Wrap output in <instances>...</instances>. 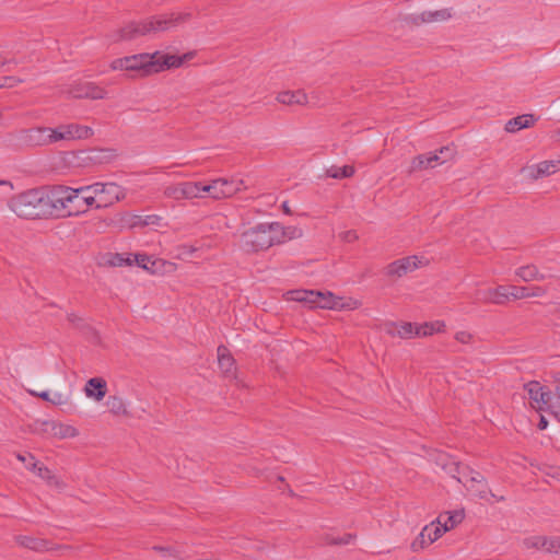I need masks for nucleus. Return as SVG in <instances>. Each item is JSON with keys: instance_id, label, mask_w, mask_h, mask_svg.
Instances as JSON below:
<instances>
[{"instance_id": "412c9836", "label": "nucleus", "mask_w": 560, "mask_h": 560, "mask_svg": "<svg viewBox=\"0 0 560 560\" xmlns=\"http://www.w3.org/2000/svg\"><path fill=\"white\" fill-rule=\"evenodd\" d=\"M217 353H218V364H219L221 372L226 377H234L235 372H236V364H235V360L232 357L230 350L225 346L221 345L218 347Z\"/></svg>"}, {"instance_id": "473e14b6", "label": "nucleus", "mask_w": 560, "mask_h": 560, "mask_svg": "<svg viewBox=\"0 0 560 560\" xmlns=\"http://www.w3.org/2000/svg\"><path fill=\"white\" fill-rule=\"evenodd\" d=\"M163 195H164V197H166L168 199H172V200H175V201L185 200L184 199L182 182L180 183H176V184L167 185L163 189Z\"/></svg>"}, {"instance_id": "13d9d810", "label": "nucleus", "mask_w": 560, "mask_h": 560, "mask_svg": "<svg viewBox=\"0 0 560 560\" xmlns=\"http://www.w3.org/2000/svg\"><path fill=\"white\" fill-rule=\"evenodd\" d=\"M141 221H142V217L141 215H132L130 218L129 225H130V228L141 226Z\"/></svg>"}, {"instance_id": "a211bd4d", "label": "nucleus", "mask_w": 560, "mask_h": 560, "mask_svg": "<svg viewBox=\"0 0 560 560\" xmlns=\"http://www.w3.org/2000/svg\"><path fill=\"white\" fill-rule=\"evenodd\" d=\"M477 301L485 304L503 305L509 302V287L498 285L477 292Z\"/></svg>"}, {"instance_id": "cd10ccee", "label": "nucleus", "mask_w": 560, "mask_h": 560, "mask_svg": "<svg viewBox=\"0 0 560 560\" xmlns=\"http://www.w3.org/2000/svg\"><path fill=\"white\" fill-rule=\"evenodd\" d=\"M71 194V203H70V213L69 217H74L84 213L83 211V201H82V195L84 192H90L89 186H81L79 188H72Z\"/></svg>"}, {"instance_id": "1a4fd4ad", "label": "nucleus", "mask_w": 560, "mask_h": 560, "mask_svg": "<svg viewBox=\"0 0 560 560\" xmlns=\"http://www.w3.org/2000/svg\"><path fill=\"white\" fill-rule=\"evenodd\" d=\"M291 300L303 302L311 307L334 310L341 306L340 299L335 296L331 292L295 290L291 291Z\"/></svg>"}, {"instance_id": "f8f14e48", "label": "nucleus", "mask_w": 560, "mask_h": 560, "mask_svg": "<svg viewBox=\"0 0 560 560\" xmlns=\"http://www.w3.org/2000/svg\"><path fill=\"white\" fill-rule=\"evenodd\" d=\"M525 389L536 410H551L552 394L547 387L537 381H532L525 384Z\"/></svg>"}, {"instance_id": "393cba45", "label": "nucleus", "mask_w": 560, "mask_h": 560, "mask_svg": "<svg viewBox=\"0 0 560 560\" xmlns=\"http://www.w3.org/2000/svg\"><path fill=\"white\" fill-rule=\"evenodd\" d=\"M108 411L116 417H130L126 400L118 395H110L106 400Z\"/></svg>"}, {"instance_id": "b1692460", "label": "nucleus", "mask_w": 560, "mask_h": 560, "mask_svg": "<svg viewBox=\"0 0 560 560\" xmlns=\"http://www.w3.org/2000/svg\"><path fill=\"white\" fill-rule=\"evenodd\" d=\"M464 520V513L462 511L447 512L445 515H440L435 522L440 526L441 532L444 534L455 526H457Z\"/></svg>"}, {"instance_id": "f704fd0d", "label": "nucleus", "mask_w": 560, "mask_h": 560, "mask_svg": "<svg viewBox=\"0 0 560 560\" xmlns=\"http://www.w3.org/2000/svg\"><path fill=\"white\" fill-rule=\"evenodd\" d=\"M427 154H419L415 156L410 162L409 173L431 168L429 162H427Z\"/></svg>"}, {"instance_id": "2f4dec72", "label": "nucleus", "mask_w": 560, "mask_h": 560, "mask_svg": "<svg viewBox=\"0 0 560 560\" xmlns=\"http://www.w3.org/2000/svg\"><path fill=\"white\" fill-rule=\"evenodd\" d=\"M278 226L280 228L279 235H277V238H279L278 244H282L288 240H293L302 235V231L295 226H283L280 223H278Z\"/></svg>"}, {"instance_id": "f03ea898", "label": "nucleus", "mask_w": 560, "mask_h": 560, "mask_svg": "<svg viewBox=\"0 0 560 560\" xmlns=\"http://www.w3.org/2000/svg\"><path fill=\"white\" fill-rule=\"evenodd\" d=\"M190 19L189 13H172L170 16H154L142 22H130L107 35L110 44L132 40L152 33L168 31Z\"/></svg>"}, {"instance_id": "dca6fc26", "label": "nucleus", "mask_w": 560, "mask_h": 560, "mask_svg": "<svg viewBox=\"0 0 560 560\" xmlns=\"http://www.w3.org/2000/svg\"><path fill=\"white\" fill-rule=\"evenodd\" d=\"M69 94L74 98L102 100L106 96V91L92 82H79L71 86Z\"/></svg>"}, {"instance_id": "680f3d73", "label": "nucleus", "mask_w": 560, "mask_h": 560, "mask_svg": "<svg viewBox=\"0 0 560 560\" xmlns=\"http://www.w3.org/2000/svg\"><path fill=\"white\" fill-rule=\"evenodd\" d=\"M281 208H282V210H283V212H284L285 214H291V209H290V207H289L288 201H284V202L282 203Z\"/></svg>"}, {"instance_id": "6e6552de", "label": "nucleus", "mask_w": 560, "mask_h": 560, "mask_svg": "<svg viewBox=\"0 0 560 560\" xmlns=\"http://www.w3.org/2000/svg\"><path fill=\"white\" fill-rule=\"evenodd\" d=\"M90 192L97 196V208L110 207L127 197V190L122 186L114 183H93L88 185Z\"/></svg>"}, {"instance_id": "49530a36", "label": "nucleus", "mask_w": 560, "mask_h": 560, "mask_svg": "<svg viewBox=\"0 0 560 560\" xmlns=\"http://www.w3.org/2000/svg\"><path fill=\"white\" fill-rule=\"evenodd\" d=\"M162 218L158 214L142 217L141 226L159 225Z\"/></svg>"}, {"instance_id": "79ce46f5", "label": "nucleus", "mask_w": 560, "mask_h": 560, "mask_svg": "<svg viewBox=\"0 0 560 560\" xmlns=\"http://www.w3.org/2000/svg\"><path fill=\"white\" fill-rule=\"evenodd\" d=\"M213 187H214V179L211 180L207 185H203L201 182H198L199 194H201L203 196H205V194H208L209 197L217 199V192L214 191Z\"/></svg>"}, {"instance_id": "e2e57ef3", "label": "nucleus", "mask_w": 560, "mask_h": 560, "mask_svg": "<svg viewBox=\"0 0 560 560\" xmlns=\"http://www.w3.org/2000/svg\"><path fill=\"white\" fill-rule=\"evenodd\" d=\"M10 62V60H8L5 58V56L0 51V67H3L5 65H8Z\"/></svg>"}, {"instance_id": "e433bc0d", "label": "nucleus", "mask_w": 560, "mask_h": 560, "mask_svg": "<svg viewBox=\"0 0 560 560\" xmlns=\"http://www.w3.org/2000/svg\"><path fill=\"white\" fill-rule=\"evenodd\" d=\"M509 300H523L528 299V287L508 285Z\"/></svg>"}, {"instance_id": "4c0bfd02", "label": "nucleus", "mask_w": 560, "mask_h": 560, "mask_svg": "<svg viewBox=\"0 0 560 560\" xmlns=\"http://www.w3.org/2000/svg\"><path fill=\"white\" fill-rule=\"evenodd\" d=\"M450 149L447 147H443L440 149V151L436 153H428L427 154V162H429L431 167H434L436 164H442L446 162V158H443L442 155L445 153H448Z\"/></svg>"}, {"instance_id": "774afa93", "label": "nucleus", "mask_w": 560, "mask_h": 560, "mask_svg": "<svg viewBox=\"0 0 560 560\" xmlns=\"http://www.w3.org/2000/svg\"><path fill=\"white\" fill-rule=\"evenodd\" d=\"M153 549L158 550V551H161V552H168V549L164 548V547H154Z\"/></svg>"}, {"instance_id": "6ab92c4d", "label": "nucleus", "mask_w": 560, "mask_h": 560, "mask_svg": "<svg viewBox=\"0 0 560 560\" xmlns=\"http://www.w3.org/2000/svg\"><path fill=\"white\" fill-rule=\"evenodd\" d=\"M213 189L217 192V199H223L244 190L245 186L242 179L217 178Z\"/></svg>"}, {"instance_id": "bb28decb", "label": "nucleus", "mask_w": 560, "mask_h": 560, "mask_svg": "<svg viewBox=\"0 0 560 560\" xmlns=\"http://www.w3.org/2000/svg\"><path fill=\"white\" fill-rule=\"evenodd\" d=\"M535 121H536V118L532 114L520 115V116H516V117L510 119L505 124V130L508 132H516L524 128L532 127L535 124Z\"/></svg>"}, {"instance_id": "0eeeda50", "label": "nucleus", "mask_w": 560, "mask_h": 560, "mask_svg": "<svg viewBox=\"0 0 560 560\" xmlns=\"http://www.w3.org/2000/svg\"><path fill=\"white\" fill-rule=\"evenodd\" d=\"M72 187L57 185L45 189L48 218H68Z\"/></svg>"}, {"instance_id": "f3484780", "label": "nucleus", "mask_w": 560, "mask_h": 560, "mask_svg": "<svg viewBox=\"0 0 560 560\" xmlns=\"http://www.w3.org/2000/svg\"><path fill=\"white\" fill-rule=\"evenodd\" d=\"M42 431L52 438H57L60 440L63 439H73L79 435V430L71 425L61 422H57L54 420L44 421L42 424Z\"/></svg>"}, {"instance_id": "39448f33", "label": "nucleus", "mask_w": 560, "mask_h": 560, "mask_svg": "<svg viewBox=\"0 0 560 560\" xmlns=\"http://www.w3.org/2000/svg\"><path fill=\"white\" fill-rule=\"evenodd\" d=\"M5 143L16 151L49 145L51 144L49 127L36 126L9 132L5 136Z\"/></svg>"}, {"instance_id": "2eb2a0df", "label": "nucleus", "mask_w": 560, "mask_h": 560, "mask_svg": "<svg viewBox=\"0 0 560 560\" xmlns=\"http://www.w3.org/2000/svg\"><path fill=\"white\" fill-rule=\"evenodd\" d=\"M442 535L443 533L440 526H438L435 522H432L422 528L420 534L411 542L410 548L415 552L422 550L438 540Z\"/></svg>"}, {"instance_id": "aec40b11", "label": "nucleus", "mask_w": 560, "mask_h": 560, "mask_svg": "<svg viewBox=\"0 0 560 560\" xmlns=\"http://www.w3.org/2000/svg\"><path fill=\"white\" fill-rule=\"evenodd\" d=\"M84 394L88 398L101 401L107 394V383L103 377H92L84 386Z\"/></svg>"}, {"instance_id": "4468645a", "label": "nucleus", "mask_w": 560, "mask_h": 560, "mask_svg": "<svg viewBox=\"0 0 560 560\" xmlns=\"http://www.w3.org/2000/svg\"><path fill=\"white\" fill-rule=\"evenodd\" d=\"M451 18V9H441L435 11H423L419 14H410L405 19V21L408 24L419 26L427 23L447 21Z\"/></svg>"}, {"instance_id": "4d7b16f0", "label": "nucleus", "mask_w": 560, "mask_h": 560, "mask_svg": "<svg viewBox=\"0 0 560 560\" xmlns=\"http://www.w3.org/2000/svg\"><path fill=\"white\" fill-rule=\"evenodd\" d=\"M179 250H180V254L182 255H191L194 254L197 249L194 247V246H190V245H182L179 247Z\"/></svg>"}, {"instance_id": "de8ad7c7", "label": "nucleus", "mask_w": 560, "mask_h": 560, "mask_svg": "<svg viewBox=\"0 0 560 560\" xmlns=\"http://www.w3.org/2000/svg\"><path fill=\"white\" fill-rule=\"evenodd\" d=\"M69 398L68 396L61 394V393H54L50 397V404L55 406H62L68 402Z\"/></svg>"}, {"instance_id": "a19ab883", "label": "nucleus", "mask_w": 560, "mask_h": 560, "mask_svg": "<svg viewBox=\"0 0 560 560\" xmlns=\"http://www.w3.org/2000/svg\"><path fill=\"white\" fill-rule=\"evenodd\" d=\"M82 201H83V211L84 213L92 207L95 209L97 208V196L92 192H84L82 195Z\"/></svg>"}, {"instance_id": "7c9ffc66", "label": "nucleus", "mask_w": 560, "mask_h": 560, "mask_svg": "<svg viewBox=\"0 0 560 560\" xmlns=\"http://www.w3.org/2000/svg\"><path fill=\"white\" fill-rule=\"evenodd\" d=\"M394 326L396 328V331L392 332V334L398 336L399 338L409 339V338L417 337V335H416L417 324L400 323V324H394Z\"/></svg>"}, {"instance_id": "09e8293b", "label": "nucleus", "mask_w": 560, "mask_h": 560, "mask_svg": "<svg viewBox=\"0 0 560 560\" xmlns=\"http://www.w3.org/2000/svg\"><path fill=\"white\" fill-rule=\"evenodd\" d=\"M427 324L430 327L432 334L444 332L446 328V325L443 320L427 322Z\"/></svg>"}, {"instance_id": "423d86ee", "label": "nucleus", "mask_w": 560, "mask_h": 560, "mask_svg": "<svg viewBox=\"0 0 560 560\" xmlns=\"http://www.w3.org/2000/svg\"><path fill=\"white\" fill-rule=\"evenodd\" d=\"M445 468L478 499L488 500L489 497H494V493L488 489L485 477L469 466L453 462Z\"/></svg>"}, {"instance_id": "69168bd1", "label": "nucleus", "mask_w": 560, "mask_h": 560, "mask_svg": "<svg viewBox=\"0 0 560 560\" xmlns=\"http://www.w3.org/2000/svg\"><path fill=\"white\" fill-rule=\"evenodd\" d=\"M122 258L119 255L115 256V260H112L110 262L113 265H121Z\"/></svg>"}, {"instance_id": "603ef678", "label": "nucleus", "mask_w": 560, "mask_h": 560, "mask_svg": "<svg viewBox=\"0 0 560 560\" xmlns=\"http://www.w3.org/2000/svg\"><path fill=\"white\" fill-rule=\"evenodd\" d=\"M52 471L47 466H38L37 476L43 479L44 481H48L50 477L52 476Z\"/></svg>"}, {"instance_id": "c756f323", "label": "nucleus", "mask_w": 560, "mask_h": 560, "mask_svg": "<svg viewBox=\"0 0 560 560\" xmlns=\"http://www.w3.org/2000/svg\"><path fill=\"white\" fill-rule=\"evenodd\" d=\"M355 170L352 165L336 166L332 165L326 170V175L330 178L342 179L352 177Z\"/></svg>"}, {"instance_id": "20e7f679", "label": "nucleus", "mask_w": 560, "mask_h": 560, "mask_svg": "<svg viewBox=\"0 0 560 560\" xmlns=\"http://www.w3.org/2000/svg\"><path fill=\"white\" fill-rule=\"evenodd\" d=\"M279 232L278 222L259 223L241 234L240 247L248 254L267 250L278 244L277 235H279Z\"/></svg>"}, {"instance_id": "f257e3e1", "label": "nucleus", "mask_w": 560, "mask_h": 560, "mask_svg": "<svg viewBox=\"0 0 560 560\" xmlns=\"http://www.w3.org/2000/svg\"><path fill=\"white\" fill-rule=\"evenodd\" d=\"M183 63V58L175 55L142 52L116 58L109 63L113 71H126L132 79L145 78L168 68H176Z\"/></svg>"}, {"instance_id": "338daca9", "label": "nucleus", "mask_w": 560, "mask_h": 560, "mask_svg": "<svg viewBox=\"0 0 560 560\" xmlns=\"http://www.w3.org/2000/svg\"><path fill=\"white\" fill-rule=\"evenodd\" d=\"M556 390L560 397V376L556 380Z\"/></svg>"}, {"instance_id": "c9c22d12", "label": "nucleus", "mask_w": 560, "mask_h": 560, "mask_svg": "<svg viewBox=\"0 0 560 560\" xmlns=\"http://www.w3.org/2000/svg\"><path fill=\"white\" fill-rule=\"evenodd\" d=\"M546 536H532L523 539V546L526 549H544Z\"/></svg>"}, {"instance_id": "bf43d9fd", "label": "nucleus", "mask_w": 560, "mask_h": 560, "mask_svg": "<svg viewBox=\"0 0 560 560\" xmlns=\"http://www.w3.org/2000/svg\"><path fill=\"white\" fill-rule=\"evenodd\" d=\"M28 456H33V455H32V454H30V453H28V454H18V455H16V458H18L20 462L24 463V464H25V467H26V466H27V464L30 463Z\"/></svg>"}, {"instance_id": "4be33fe9", "label": "nucleus", "mask_w": 560, "mask_h": 560, "mask_svg": "<svg viewBox=\"0 0 560 560\" xmlns=\"http://www.w3.org/2000/svg\"><path fill=\"white\" fill-rule=\"evenodd\" d=\"M276 100L288 106L292 105H306L307 104V95L302 90L296 91H282L278 93Z\"/></svg>"}, {"instance_id": "0e129e2a", "label": "nucleus", "mask_w": 560, "mask_h": 560, "mask_svg": "<svg viewBox=\"0 0 560 560\" xmlns=\"http://www.w3.org/2000/svg\"><path fill=\"white\" fill-rule=\"evenodd\" d=\"M0 186H9L11 190L13 189L12 183L5 179H0Z\"/></svg>"}, {"instance_id": "a878e982", "label": "nucleus", "mask_w": 560, "mask_h": 560, "mask_svg": "<svg viewBox=\"0 0 560 560\" xmlns=\"http://www.w3.org/2000/svg\"><path fill=\"white\" fill-rule=\"evenodd\" d=\"M515 275L525 282L542 281L546 276L541 273L538 267L534 264L525 265L515 270Z\"/></svg>"}, {"instance_id": "6e6d98bb", "label": "nucleus", "mask_w": 560, "mask_h": 560, "mask_svg": "<svg viewBox=\"0 0 560 560\" xmlns=\"http://www.w3.org/2000/svg\"><path fill=\"white\" fill-rule=\"evenodd\" d=\"M136 259L140 267H142L144 269H149L148 262H150V260H151L150 257H148L145 255H137Z\"/></svg>"}, {"instance_id": "ea45409f", "label": "nucleus", "mask_w": 560, "mask_h": 560, "mask_svg": "<svg viewBox=\"0 0 560 560\" xmlns=\"http://www.w3.org/2000/svg\"><path fill=\"white\" fill-rule=\"evenodd\" d=\"M545 550L548 552L560 553V536L546 537Z\"/></svg>"}, {"instance_id": "37998d69", "label": "nucleus", "mask_w": 560, "mask_h": 560, "mask_svg": "<svg viewBox=\"0 0 560 560\" xmlns=\"http://www.w3.org/2000/svg\"><path fill=\"white\" fill-rule=\"evenodd\" d=\"M528 299L529 298H544L548 293V288L542 285L528 287Z\"/></svg>"}, {"instance_id": "58836bf2", "label": "nucleus", "mask_w": 560, "mask_h": 560, "mask_svg": "<svg viewBox=\"0 0 560 560\" xmlns=\"http://www.w3.org/2000/svg\"><path fill=\"white\" fill-rule=\"evenodd\" d=\"M23 83V79L14 75L0 78V89H12Z\"/></svg>"}, {"instance_id": "3c124183", "label": "nucleus", "mask_w": 560, "mask_h": 560, "mask_svg": "<svg viewBox=\"0 0 560 560\" xmlns=\"http://www.w3.org/2000/svg\"><path fill=\"white\" fill-rule=\"evenodd\" d=\"M416 335H417V337H429V336H432L433 334H432L430 327L428 326V324L423 323V324L417 325Z\"/></svg>"}, {"instance_id": "5701e85b", "label": "nucleus", "mask_w": 560, "mask_h": 560, "mask_svg": "<svg viewBox=\"0 0 560 560\" xmlns=\"http://www.w3.org/2000/svg\"><path fill=\"white\" fill-rule=\"evenodd\" d=\"M560 161H542L529 167V175L533 179L549 176L559 171Z\"/></svg>"}, {"instance_id": "052dcab7", "label": "nucleus", "mask_w": 560, "mask_h": 560, "mask_svg": "<svg viewBox=\"0 0 560 560\" xmlns=\"http://www.w3.org/2000/svg\"><path fill=\"white\" fill-rule=\"evenodd\" d=\"M547 427H548V421L544 416H541L539 419V422H538V429L545 430Z\"/></svg>"}, {"instance_id": "5fc2aeb1", "label": "nucleus", "mask_w": 560, "mask_h": 560, "mask_svg": "<svg viewBox=\"0 0 560 560\" xmlns=\"http://www.w3.org/2000/svg\"><path fill=\"white\" fill-rule=\"evenodd\" d=\"M28 393L34 397H38L45 401L50 402L51 394L47 390H44V392L28 390Z\"/></svg>"}, {"instance_id": "a18cd8bd", "label": "nucleus", "mask_w": 560, "mask_h": 560, "mask_svg": "<svg viewBox=\"0 0 560 560\" xmlns=\"http://www.w3.org/2000/svg\"><path fill=\"white\" fill-rule=\"evenodd\" d=\"M472 335L469 331L460 330L455 334V339L459 343L468 345L472 341Z\"/></svg>"}, {"instance_id": "c85d7f7f", "label": "nucleus", "mask_w": 560, "mask_h": 560, "mask_svg": "<svg viewBox=\"0 0 560 560\" xmlns=\"http://www.w3.org/2000/svg\"><path fill=\"white\" fill-rule=\"evenodd\" d=\"M355 535L343 534L342 536H335L332 534H325L322 536L323 545L327 546H346L354 541Z\"/></svg>"}, {"instance_id": "72a5a7b5", "label": "nucleus", "mask_w": 560, "mask_h": 560, "mask_svg": "<svg viewBox=\"0 0 560 560\" xmlns=\"http://www.w3.org/2000/svg\"><path fill=\"white\" fill-rule=\"evenodd\" d=\"M182 186L185 200L203 198V195L199 194L198 182H182Z\"/></svg>"}, {"instance_id": "9b49d317", "label": "nucleus", "mask_w": 560, "mask_h": 560, "mask_svg": "<svg viewBox=\"0 0 560 560\" xmlns=\"http://www.w3.org/2000/svg\"><path fill=\"white\" fill-rule=\"evenodd\" d=\"M93 129L89 126L79 124L59 125L56 128L49 127V136L51 144L59 141H71L79 139H88L93 136Z\"/></svg>"}, {"instance_id": "c03bdc74", "label": "nucleus", "mask_w": 560, "mask_h": 560, "mask_svg": "<svg viewBox=\"0 0 560 560\" xmlns=\"http://www.w3.org/2000/svg\"><path fill=\"white\" fill-rule=\"evenodd\" d=\"M339 238L346 243H353L359 238L358 233L354 230H348L339 234Z\"/></svg>"}, {"instance_id": "ddd939ff", "label": "nucleus", "mask_w": 560, "mask_h": 560, "mask_svg": "<svg viewBox=\"0 0 560 560\" xmlns=\"http://www.w3.org/2000/svg\"><path fill=\"white\" fill-rule=\"evenodd\" d=\"M15 541L21 547L27 548L36 552H46L51 550H71L69 545H54L50 541L25 535L15 536Z\"/></svg>"}, {"instance_id": "9d476101", "label": "nucleus", "mask_w": 560, "mask_h": 560, "mask_svg": "<svg viewBox=\"0 0 560 560\" xmlns=\"http://www.w3.org/2000/svg\"><path fill=\"white\" fill-rule=\"evenodd\" d=\"M429 264L430 260L424 256H407L388 264L385 268V273L390 278H401Z\"/></svg>"}, {"instance_id": "8fccbe9b", "label": "nucleus", "mask_w": 560, "mask_h": 560, "mask_svg": "<svg viewBox=\"0 0 560 560\" xmlns=\"http://www.w3.org/2000/svg\"><path fill=\"white\" fill-rule=\"evenodd\" d=\"M46 483L59 490H63L66 488L65 481L55 474H52V476Z\"/></svg>"}, {"instance_id": "864d4df0", "label": "nucleus", "mask_w": 560, "mask_h": 560, "mask_svg": "<svg viewBox=\"0 0 560 560\" xmlns=\"http://www.w3.org/2000/svg\"><path fill=\"white\" fill-rule=\"evenodd\" d=\"M30 463L27 464L26 468L37 475L38 466H44L42 463L35 459L34 456H28Z\"/></svg>"}, {"instance_id": "7ed1b4c3", "label": "nucleus", "mask_w": 560, "mask_h": 560, "mask_svg": "<svg viewBox=\"0 0 560 560\" xmlns=\"http://www.w3.org/2000/svg\"><path fill=\"white\" fill-rule=\"evenodd\" d=\"M8 208L20 219H47V202L45 189L32 188L13 195L7 203Z\"/></svg>"}]
</instances>
